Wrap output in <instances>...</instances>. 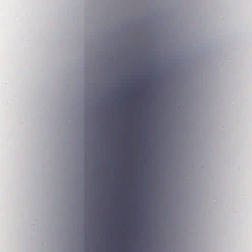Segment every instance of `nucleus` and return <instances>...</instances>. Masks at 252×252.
<instances>
[{
  "mask_svg": "<svg viewBox=\"0 0 252 252\" xmlns=\"http://www.w3.org/2000/svg\"><path fill=\"white\" fill-rule=\"evenodd\" d=\"M131 94H132V95L133 96H135V95H136V92H132L131 93Z\"/></svg>",
  "mask_w": 252,
  "mask_h": 252,
  "instance_id": "nucleus-1",
  "label": "nucleus"
}]
</instances>
